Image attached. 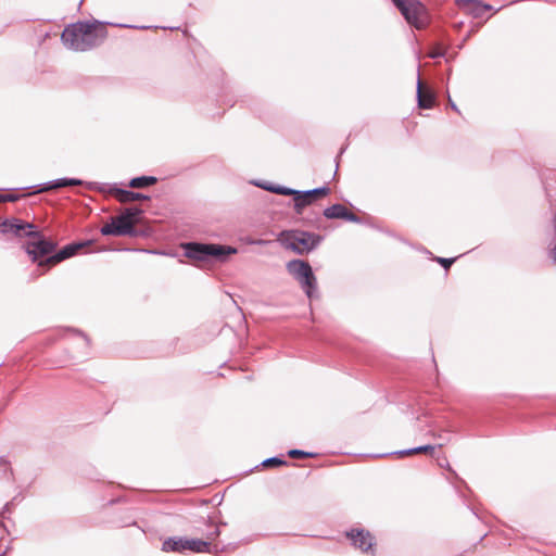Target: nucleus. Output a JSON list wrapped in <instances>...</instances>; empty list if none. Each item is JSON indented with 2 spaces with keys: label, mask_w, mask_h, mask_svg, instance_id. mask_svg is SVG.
Returning <instances> with one entry per match:
<instances>
[{
  "label": "nucleus",
  "mask_w": 556,
  "mask_h": 556,
  "mask_svg": "<svg viewBox=\"0 0 556 556\" xmlns=\"http://www.w3.org/2000/svg\"><path fill=\"white\" fill-rule=\"evenodd\" d=\"M269 190H271V191H274L275 193H278V194L293 195V199L296 198V193H298L296 190H292V189H289V188H286V187L270 188Z\"/></svg>",
  "instance_id": "21"
},
{
  "label": "nucleus",
  "mask_w": 556,
  "mask_h": 556,
  "mask_svg": "<svg viewBox=\"0 0 556 556\" xmlns=\"http://www.w3.org/2000/svg\"><path fill=\"white\" fill-rule=\"evenodd\" d=\"M448 103H450V105H451V106H452L456 112H458V110H457L456 105L453 103V101H452V99H451V98H448Z\"/></svg>",
  "instance_id": "27"
},
{
  "label": "nucleus",
  "mask_w": 556,
  "mask_h": 556,
  "mask_svg": "<svg viewBox=\"0 0 556 556\" xmlns=\"http://www.w3.org/2000/svg\"><path fill=\"white\" fill-rule=\"evenodd\" d=\"M460 8L468 14L476 18L483 17L486 12L492 10V7L482 3L478 0H462L459 2Z\"/></svg>",
  "instance_id": "14"
},
{
  "label": "nucleus",
  "mask_w": 556,
  "mask_h": 556,
  "mask_svg": "<svg viewBox=\"0 0 556 556\" xmlns=\"http://www.w3.org/2000/svg\"><path fill=\"white\" fill-rule=\"evenodd\" d=\"M434 260L445 269H448L451 265L455 262V258L435 257Z\"/></svg>",
  "instance_id": "24"
},
{
  "label": "nucleus",
  "mask_w": 556,
  "mask_h": 556,
  "mask_svg": "<svg viewBox=\"0 0 556 556\" xmlns=\"http://www.w3.org/2000/svg\"><path fill=\"white\" fill-rule=\"evenodd\" d=\"M408 24L417 29L425 28L429 23V16L425 5L418 0H392Z\"/></svg>",
  "instance_id": "5"
},
{
  "label": "nucleus",
  "mask_w": 556,
  "mask_h": 556,
  "mask_svg": "<svg viewBox=\"0 0 556 556\" xmlns=\"http://www.w3.org/2000/svg\"><path fill=\"white\" fill-rule=\"evenodd\" d=\"M330 193V188L321 187L306 192L298 191L294 198V208L298 214H301L303 208L313 202L327 197Z\"/></svg>",
  "instance_id": "10"
},
{
  "label": "nucleus",
  "mask_w": 556,
  "mask_h": 556,
  "mask_svg": "<svg viewBox=\"0 0 556 556\" xmlns=\"http://www.w3.org/2000/svg\"><path fill=\"white\" fill-rule=\"evenodd\" d=\"M108 37L106 27L99 22H77L66 26L61 35L63 43L75 51H87L100 46Z\"/></svg>",
  "instance_id": "1"
},
{
  "label": "nucleus",
  "mask_w": 556,
  "mask_h": 556,
  "mask_svg": "<svg viewBox=\"0 0 556 556\" xmlns=\"http://www.w3.org/2000/svg\"><path fill=\"white\" fill-rule=\"evenodd\" d=\"M444 54V51L442 48L438 47L435 49H433L430 53H429V56L432 58V59H435V58H439V56H442Z\"/></svg>",
  "instance_id": "25"
},
{
  "label": "nucleus",
  "mask_w": 556,
  "mask_h": 556,
  "mask_svg": "<svg viewBox=\"0 0 556 556\" xmlns=\"http://www.w3.org/2000/svg\"><path fill=\"white\" fill-rule=\"evenodd\" d=\"M16 197L13 194H0V203L1 202H14L16 201Z\"/></svg>",
  "instance_id": "26"
},
{
  "label": "nucleus",
  "mask_w": 556,
  "mask_h": 556,
  "mask_svg": "<svg viewBox=\"0 0 556 556\" xmlns=\"http://www.w3.org/2000/svg\"><path fill=\"white\" fill-rule=\"evenodd\" d=\"M287 269L300 282L306 295L312 298L317 280L311 265L302 260H293L287 263Z\"/></svg>",
  "instance_id": "6"
},
{
  "label": "nucleus",
  "mask_w": 556,
  "mask_h": 556,
  "mask_svg": "<svg viewBox=\"0 0 556 556\" xmlns=\"http://www.w3.org/2000/svg\"><path fill=\"white\" fill-rule=\"evenodd\" d=\"M31 237L35 240L26 244V252L31 256L34 262L52 253L56 248V243L54 241L42 238L39 232L38 236Z\"/></svg>",
  "instance_id": "7"
},
{
  "label": "nucleus",
  "mask_w": 556,
  "mask_h": 556,
  "mask_svg": "<svg viewBox=\"0 0 556 556\" xmlns=\"http://www.w3.org/2000/svg\"><path fill=\"white\" fill-rule=\"evenodd\" d=\"M142 213L140 208L130 207L126 208L121 215L111 218L101 228L103 236H132L136 233L135 227L139 222V216Z\"/></svg>",
  "instance_id": "2"
},
{
  "label": "nucleus",
  "mask_w": 556,
  "mask_h": 556,
  "mask_svg": "<svg viewBox=\"0 0 556 556\" xmlns=\"http://www.w3.org/2000/svg\"><path fill=\"white\" fill-rule=\"evenodd\" d=\"M156 182H157L156 177L141 176V177L132 178L129 181L128 186L134 189H140V188H146V187L155 185Z\"/></svg>",
  "instance_id": "19"
},
{
  "label": "nucleus",
  "mask_w": 556,
  "mask_h": 556,
  "mask_svg": "<svg viewBox=\"0 0 556 556\" xmlns=\"http://www.w3.org/2000/svg\"><path fill=\"white\" fill-rule=\"evenodd\" d=\"M3 222H4V220H2V219L0 218V228H1V229H2V223H3Z\"/></svg>",
  "instance_id": "28"
},
{
  "label": "nucleus",
  "mask_w": 556,
  "mask_h": 556,
  "mask_svg": "<svg viewBox=\"0 0 556 556\" xmlns=\"http://www.w3.org/2000/svg\"><path fill=\"white\" fill-rule=\"evenodd\" d=\"M2 232L14 233L16 236H38L35 226L30 223H25L21 219H7L2 223Z\"/></svg>",
  "instance_id": "11"
},
{
  "label": "nucleus",
  "mask_w": 556,
  "mask_h": 556,
  "mask_svg": "<svg viewBox=\"0 0 556 556\" xmlns=\"http://www.w3.org/2000/svg\"><path fill=\"white\" fill-rule=\"evenodd\" d=\"M111 195L114 197L121 203H129V202H135V201H139V200H149V197H147L142 193L132 192V191L123 190V189H116V188L111 190Z\"/></svg>",
  "instance_id": "16"
},
{
  "label": "nucleus",
  "mask_w": 556,
  "mask_h": 556,
  "mask_svg": "<svg viewBox=\"0 0 556 556\" xmlns=\"http://www.w3.org/2000/svg\"><path fill=\"white\" fill-rule=\"evenodd\" d=\"M80 184H81V181L78 179L64 178V179H59L56 181L47 184L46 186H43L40 189V191L46 192V191H50V190H54V189H59V188H63V187H68V186H78Z\"/></svg>",
  "instance_id": "18"
},
{
  "label": "nucleus",
  "mask_w": 556,
  "mask_h": 556,
  "mask_svg": "<svg viewBox=\"0 0 556 556\" xmlns=\"http://www.w3.org/2000/svg\"><path fill=\"white\" fill-rule=\"evenodd\" d=\"M185 542H186V539H182V538H169L163 542L162 549L166 553H169V552L184 553V552H186Z\"/></svg>",
  "instance_id": "17"
},
{
  "label": "nucleus",
  "mask_w": 556,
  "mask_h": 556,
  "mask_svg": "<svg viewBox=\"0 0 556 556\" xmlns=\"http://www.w3.org/2000/svg\"><path fill=\"white\" fill-rule=\"evenodd\" d=\"M320 237L300 230H285L278 236V241L286 248L298 254H307L319 242Z\"/></svg>",
  "instance_id": "3"
},
{
  "label": "nucleus",
  "mask_w": 556,
  "mask_h": 556,
  "mask_svg": "<svg viewBox=\"0 0 556 556\" xmlns=\"http://www.w3.org/2000/svg\"><path fill=\"white\" fill-rule=\"evenodd\" d=\"M211 531L205 535V539H186V551L192 553H212V543L219 536L220 531L217 526L211 525Z\"/></svg>",
  "instance_id": "9"
},
{
  "label": "nucleus",
  "mask_w": 556,
  "mask_h": 556,
  "mask_svg": "<svg viewBox=\"0 0 556 556\" xmlns=\"http://www.w3.org/2000/svg\"><path fill=\"white\" fill-rule=\"evenodd\" d=\"M182 248L185 255L194 263L204 262L208 257L220 258L224 255L236 253L235 249L218 244L190 242L182 244Z\"/></svg>",
  "instance_id": "4"
},
{
  "label": "nucleus",
  "mask_w": 556,
  "mask_h": 556,
  "mask_svg": "<svg viewBox=\"0 0 556 556\" xmlns=\"http://www.w3.org/2000/svg\"><path fill=\"white\" fill-rule=\"evenodd\" d=\"M346 536L352 541L354 547L363 553H375L376 541L369 531L365 529H352L346 532Z\"/></svg>",
  "instance_id": "8"
},
{
  "label": "nucleus",
  "mask_w": 556,
  "mask_h": 556,
  "mask_svg": "<svg viewBox=\"0 0 556 556\" xmlns=\"http://www.w3.org/2000/svg\"><path fill=\"white\" fill-rule=\"evenodd\" d=\"M417 98L420 109H431L434 105V94L421 79H418L417 84Z\"/></svg>",
  "instance_id": "15"
},
{
  "label": "nucleus",
  "mask_w": 556,
  "mask_h": 556,
  "mask_svg": "<svg viewBox=\"0 0 556 556\" xmlns=\"http://www.w3.org/2000/svg\"><path fill=\"white\" fill-rule=\"evenodd\" d=\"M324 215L329 219L340 218L352 223L359 222L357 215H355L353 212H351L346 206L342 204H333L327 207L324 211Z\"/></svg>",
  "instance_id": "13"
},
{
  "label": "nucleus",
  "mask_w": 556,
  "mask_h": 556,
  "mask_svg": "<svg viewBox=\"0 0 556 556\" xmlns=\"http://www.w3.org/2000/svg\"><path fill=\"white\" fill-rule=\"evenodd\" d=\"M84 245L80 243H73L64 247L58 253L47 257L46 260L39 261V267L51 268L52 266L59 264L60 262L75 255L78 250H80Z\"/></svg>",
  "instance_id": "12"
},
{
  "label": "nucleus",
  "mask_w": 556,
  "mask_h": 556,
  "mask_svg": "<svg viewBox=\"0 0 556 556\" xmlns=\"http://www.w3.org/2000/svg\"><path fill=\"white\" fill-rule=\"evenodd\" d=\"M281 465H287V462H285L280 458H277V457L268 458L263 463V466H265V467L281 466Z\"/></svg>",
  "instance_id": "23"
},
{
  "label": "nucleus",
  "mask_w": 556,
  "mask_h": 556,
  "mask_svg": "<svg viewBox=\"0 0 556 556\" xmlns=\"http://www.w3.org/2000/svg\"><path fill=\"white\" fill-rule=\"evenodd\" d=\"M434 452L433 445H424L415 448L404 450L397 453L400 458L413 456L416 454H430L432 455Z\"/></svg>",
  "instance_id": "20"
},
{
  "label": "nucleus",
  "mask_w": 556,
  "mask_h": 556,
  "mask_svg": "<svg viewBox=\"0 0 556 556\" xmlns=\"http://www.w3.org/2000/svg\"><path fill=\"white\" fill-rule=\"evenodd\" d=\"M288 455L291 458H307V457H313L314 456V454L308 453V452H304V451H301V450H290L288 452Z\"/></svg>",
  "instance_id": "22"
}]
</instances>
